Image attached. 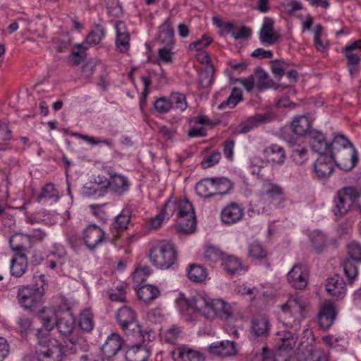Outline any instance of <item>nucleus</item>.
Listing matches in <instances>:
<instances>
[{
    "label": "nucleus",
    "instance_id": "f257e3e1",
    "mask_svg": "<svg viewBox=\"0 0 361 361\" xmlns=\"http://www.w3.org/2000/svg\"><path fill=\"white\" fill-rule=\"evenodd\" d=\"M307 312V303L302 298L297 295L290 297L281 306L279 320L293 332L288 331L281 338V343L274 356L267 348H263L262 353H257V357L262 361H288V356L285 353L295 347L297 341L295 332L300 329V322L306 317Z\"/></svg>",
    "mask_w": 361,
    "mask_h": 361
},
{
    "label": "nucleus",
    "instance_id": "f03ea898",
    "mask_svg": "<svg viewBox=\"0 0 361 361\" xmlns=\"http://www.w3.org/2000/svg\"><path fill=\"white\" fill-rule=\"evenodd\" d=\"M178 304L180 308L185 307V310L191 309L208 320H214L217 317L228 319L232 312L231 307L222 300L211 299L204 293H197L190 299L181 298Z\"/></svg>",
    "mask_w": 361,
    "mask_h": 361
},
{
    "label": "nucleus",
    "instance_id": "7ed1b4c3",
    "mask_svg": "<svg viewBox=\"0 0 361 361\" xmlns=\"http://www.w3.org/2000/svg\"><path fill=\"white\" fill-rule=\"evenodd\" d=\"M176 210L178 211L177 218V228L180 233H192L196 229V219L192 204L185 200H168L161 214L165 218L169 219Z\"/></svg>",
    "mask_w": 361,
    "mask_h": 361
},
{
    "label": "nucleus",
    "instance_id": "20e7f679",
    "mask_svg": "<svg viewBox=\"0 0 361 361\" xmlns=\"http://www.w3.org/2000/svg\"><path fill=\"white\" fill-rule=\"evenodd\" d=\"M116 319L126 336L135 338L139 343L152 341V331L142 329L137 322L136 313L131 307L124 306L118 309L116 313Z\"/></svg>",
    "mask_w": 361,
    "mask_h": 361
},
{
    "label": "nucleus",
    "instance_id": "39448f33",
    "mask_svg": "<svg viewBox=\"0 0 361 361\" xmlns=\"http://www.w3.org/2000/svg\"><path fill=\"white\" fill-rule=\"evenodd\" d=\"M35 335L37 341L35 357L37 361H63L65 353L58 340L49 338L47 333L42 332V329H38Z\"/></svg>",
    "mask_w": 361,
    "mask_h": 361
},
{
    "label": "nucleus",
    "instance_id": "423d86ee",
    "mask_svg": "<svg viewBox=\"0 0 361 361\" xmlns=\"http://www.w3.org/2000/svg\"><path fill=\"white\" fill-rule=\"evenodd\" d=\"M35 279V285L21 286L18 288L17 293L20 306L30 311H34L40 306L44 295L45 276L40 274L36 276Z\"/></svg>",
    "mask_w": 361,
    "mask_h": 361
},
{
    "label": "nucleus",
    "instance_id": "0eeeda50",
    "mask_svg": "<svg viewBox=\"0 0 361 361\" xmlns=\"http://www.w3.org/2000/svg\"><path fill=\"white\" fill-rule=\"evenodd\" d=\"M286 197L281 186L264 181L261 192L259 207L262 212L270 214L274 210L285 207Z\"/></svg>",
    "mask_w": 361,
    "mask_h": 361
},
{
    "label": "nucleus",
    "instance_id": "6e6552de",
    "mask_svg": "<svg viewBox=\"0 0 361 361\" xmlns=\"http://www.w3.org/2000/svg\"><path fill=\"white\" fill-rule=\"evenodd\" d=\"M361 197V187L348 186L340 189L334 200L332 212L337 217H343L350 212Z\"/></svg>",
    "mask_w": 361,
    "mask_h": 361
},
{
    "label": "nucleus",
    "instance_id": "1a4fd4ad",
    "mask_svg": "<svg viewBox=\"0 0 361 361\" xmlns=\"http://www.w3.org/2000/svg\"><path fill=\"white\" fill-rule=\"evenodd\" d=\"M149 257L154 267L168 269L174 264L177 255L172 243L161 242L150 250Z\"/></svg>",
    "mask_w": 361,
    "mask_h": 361
},
{
    "label": "nucleus",
    "instance_id": "9d476101",
    "mask_svg": "<svg viewBox=\"0 0 361 361\" xmlns=\"http://www.w3.org/2000/svg\"><path fill=\"white\" fill-rule=\"evenodd\" d=\"M348 252L349 257L343 260L341 265L349 283L352 284L358 274L355 263H361V245L355 242L350 243L348 247Z\"/></svg>",
    "mask_w": 361,
    "mask_h": 361
},
{
    "label": "nucleus",
    "instance_id": "9b49d317",
    "mask_svg": "<svg viewBox=\"0 0 361 361\" xmlns=\"http://www.w3.org/2000/svg\"><path fill=\"white\" fill-rule=\"evenodd\" d=\"M338 168L349 171L355 168L358 161V153L354 145L330 154Z\"/></svg>",
    "mask_w": 361,
    "mask_h": 361
},
{
    "label": "nucleus",
    "instance_id": "f8f14e48",
    "mask_svg": "<svg viewBox=\"0 0 361 361\" xmlns=\"http://www.w3.org/2000/svg\"><path fill=\"white\" fill-rule=\"evenodd\" d=\"M109 178L104 177L103 186L106 189V193L109 191L116 196H122L129 190L130 181L125 176L108 172Z\"/></svg>",
    "mask_w": 361,
    "mask_h": 361
},
{
    "label": "nucleus",
    "instance_id": "ddd939ff",
    "mask_svg": "<svg viewBox=\"0 0 361 361\" xmlns=\"http://www.w3.org/2000/svg\"><path fill=\"white\" fill-rule=\"evenodd\" d=\"M274 118L275 114L271 111H267L264 114H256L240 123L238 127V132L240 134L247 133L262 125L272 122Z\"/></svg>",
    "mask_w": 361,
    "mask_h": 361
},
{
    "label": "nucleus",
    "instance_id": "4468645a",
    "mask_svg": "<svg viewBox=\"0 0 361 361\" xmlns=\"http://www.w3.org/2000/svg\"><path fill=\"white\" fill-rule=\"evenodd\" d=\"M309 270L305 265L295 264L287 274L289 283L295 289L306 287L308 281Z\"/></svg>",
    "mask_w": 361,
    "mask_h": 361
},
{
    "label": "nucleus",
    "instance_id": "2eb2a0df",
    "mask_svg": "<svg viewBox=\"0 0 361 361\" xmlns=\"http://www.w3.org/2000/svg\"><path fill=\"white\" fill-rule=\"evenodd\" d=\"M174 361H205V356L200 351L182 345L175 348L171 352Z\"/></svg>",
    "mask_w": 361,
    "mask_h": 361
},
{
    "label": "nucleus",
    "instance_id": "dca6fc26",
    "mask_svg": "<svg viewBox=\"0 0 361 361\" xmlns=\"http://www.w3.org/2000/svg\"><path fill=\"white\" fill-rule=\"evenodd\" d=\"M106 239L104 231L96 225H89L83 231L85 244L90 250H94Z\"/></svg>",
    "mask_w": 361,
    "mask_h": 361
},
{
    "label": "nucleus",
    "instance_id": "f3484780",
    "mask_svg": "<svg viewBox=\"0 0 361 361\" xmlns=\"http://www.w3.org/2000/svg\"><path fill=\"white\" fill-rule=\"evenodd\" d=\"M274 21L272 18L265 17L259 32V38L262 44L269 46L278 42L280 35L274 32Z\"/></svg>",
    "mask_w": 361,
    "mask_h": 361
},
{
    "label": "nucleus",
    "instance_id": "a211bd4d",
    "mask_svg": "<svg viewBox=\"0 0 361 361\" xmlns=\"http://www.w3.org/2000/svg\"><path fill=\"white\" fill-rule=\"evenodd\" d=\"M308 142L313 152L319 155H327L329 151V143L321 132L312 130L308 133Z\"/></svg>",
    "mask_w": 361,
    "mask_h": 361
},
{
    "label": "nucleus",
    "instance_id": "6ab92c4d",
    "mask_svg": "<svg viewBox=\"0 0 361 361\" xmlns=\"http://www.w3.org/2000/svg\"><path fill=\"white\" fill-rule=\"evenodd\" d=\"M243 215V209L236 203H231L222 209L221 218L224 224L232 225L240 221Z\"/></svg>",
    "mask_w": 361,
    "mask_h": 361
},
{
    "label": "nucleus",
    "instance_id": "aec40b11",
    "mask_svg": "<svg viewBox=\"0 0 361 361\" xmlns=\"http://www.w3.org/2000/svg\"><path fill=\"white\" fill-rule=\"evenodd\" d=\"M123 343V338L118 333H112L102 345V352L108 358L114 357L121 350Z\"/></svg>",
    "mask_w": 361,
    "mask_h": 361
},
{
    "label": "nucleus",
    "instance_id": "412c9836",
    "mask_svg": "<svg viewBox=\"0 0 361 361\" xmlns=\"http://www.w3.org/2000/svg\"><path fill=\"white\" fill-rule=\"evenodd\" d=\"M131 216V211L128 208H124L121 213L115 217L114 221L111 226L113 233V240L118 238L119 233L128 228Z\"/></svg>",
    "mask_w": 361,
    "mask_h": 361
},
{
    "label": "nucleus",
    "instance_id": "4be33fe9",
    "mask_svg": "<svg viewBox=\"0 0 361 361\" xmlns=\"http://www.w3.org/2000/svg\"><path fill=\"white\" fill-rule=\"evenodd\" d=\"M208 350L211 355L219 357L232 356L236 353L235 344L230 341L212 343L209 346Z\"/></svg>",
    "mask_w": 361,
    "mask_h": 361
},
{
    "label": "nucleus",
    "instance_id": "5701e85b",
    "mask_svg": "<svg viewBox=\"0 0 361 361\" xmlns=\"http://www.w3.org/2000/svg\"><path fill=\"white\" fill-rule=\"evenodd\" d=\"M116 31V46L118 51L126 53L130 48V35L126 25L122 21H118L115 25Z\"/></svg>",
    "mask_w": 361,
    "mask_h": 361
},
{
    "label": "nucleus",
    "instance_id": "b1692460",
    "mask_svg": "<svg viewBox=\"0 0 361 361\" xmlns=\"http://www.w3.org/2000/svg\"><path fill=\"white\" fill-rule=\"evenodd\" d=\"M333 161L331 156L319 155L314 164V171L316 175L319 178L329 177L334 170Z\"/></svg>",
    "mask_w": 361,
    "mask_h": 361
},
{
    "label": "nucleus",
    "instance_id": "393cba45",
    "mask_svg": "<svg viewBox=\"0 0 361 361\" xmlns=\"http://www.w3.org/2000/svg\"><path fill=\"white\" fill-rule=\"evenodd\" d=\"M27 269V258L25 252L16 253L11 260L10 271L12 276L21 277Z\"/></svg>",
    "mask_w": 361,
    "mask_h": 361
},
{
    "label": "nucleus",
    "instance_id": "a878e982",
    "mask_svg": "<svg viewBox=\"0 0 361 361\" xmlns=\"http://www.w3.org/2000/svg\"><path fill=\"white\" fill-rule=\"evenodd\" d=\"M326 290L329 295L343 298L346 293L345 283L338 276H335L327 279Z\"/></svg>",
    "mask_w": 361,
    "mask_h": 361
},
{
    "label": "nucleus",
    "instance_id": "bb28decb",
    "mask_svg": "<svg viewBox=\"0 0 361 361\" xmlns=\"http://www.w3.org/2000/svg\"><path fill=\"white\" fill-rule=\"evenodd\" d=\"M336 317V311L331 303H325L319 312L318 322L323 329H328L333 324Z\"/></svg>",
    "mask_w": 361,
    "mask_h": 361
},
{
    "label": "nucleus",
    "instance_id": "cd10ccee",
    "mask_svg": "<svg viewBox=\"0 0 361 361\" xmlns=\"http://www.w3.org/2000/svg\"><path fill=\"white\" fill-rule=\"evenodd\" d=\"M42 323V329L47 331H51L57 324L59 319L56 311L54 308H44L38 315Z\"/></svg>",
    "mask_w": 361,
    "mask_h": 361
},
{
    "label": "nucleus",
    "instance_id": "c85d7f7f",
    "mask_svg": "<svg viewBox=\"0 0 361 361\" xmlns=\"http://www.w3.org/2000/svg\"><path fill=\"white\" fill-rule=\"evenodd\" d=\"M263 153L268 161L278 164H283L286 158L283 148L276 144H273L266 147Z\"/></svg>",
    "mask_w": 361,
    "mask_h": 361
},
{
    "label": "nucleus",
    "instance_id": "c756f323",
    "mask_svg": "<svg viewBox=\"0 0 361 361\" xmlns=\"http://www.w3.org/2000/svg\"><path fill=\"white\" fill-rule=\"evenodd\" d=\"M104 35L105 29L104 27L97 25L88 34L85 40L80 44V47H82L83 49H88L90 46L99 44Z\"/></svg>",
    "mask_w": 361,
    "mask_h": 361
},
{
    "label": "nucleus",
    "instance_id": "7c9ffc66",
    "mask_svg": "<svg viewBox=\"0 0 361 361\" xmlns=\"http://www.w3.org/2000/svg\"><path fill=\"white\" fill-rule=\"evenodd\" d=\"M195 191L199 196L204 198L214 196V178H208L200 180L195 186Z\"/></svg>",
    "mask_w": 361,
    "mask_h": 361
},
{
    "label": "nucleus",
    "instance_id": "2f4dec72",
    "mask_svg": "<svg viewBox=\"0 0 361 361\" xmlns=\"http://www.w3.org/2000/svg\"><path fill=\"white\" fill-rule=\"evenodd\" d=\"M104 177H97V180L94 182H90L83 187V194L88 197L104 196L106 193V189L103 186Z\"/></svg>",
    "mask_w": 361,
    "mask_h": 361
},
{
    "label": "nucleus",
    "instance_id": "473e14b6",
    "mask_svg": "<svg viewBox=\"0 0 361 361\" xmlns=\"http://www.w3.org/2000/svg\"><path fill=\"white\" fill-rule=\"evenodd\" d=\"M137 293L140 300L145 303H149L159 295L160 291L157 286L145 285L138 288Z\"/></svg>",
    "mask_w": 361,
    "mask_h": 361
},
{
    "label": "nucleus",
    "instance_id": "72a5a7b5",
    "mask_svg": "<svg viewBox=\"0 0 361 361\" xmlns=\"http://www.w3.org/2000/svg\"><path fill=\"white\" fill-rule=\"evenodd\" d=\"M139 343V342L137 341ZM142 343H140L141 344ZM149 352L145 346L136 345L129 349L126 353V361H147Z\"/></svg>",
    "mask_w": 361,
    "mask_h": 361
},
{
    "label": "nucleus",
    "instance_id": "f704fd0d",
    "mask_svg": "<svg viewBox=\"0 0 361 361\" xmlns=\"http://www.w3.org/2000/svg\"><path fill=\"white\" fill-rule=\"evenodd\" d=\"M173 30L169 20L159 27L158 41L166 47L173 45Z\"/></svg>",
    "mask_w": 361,
    "mask_h": 361
},
{
    "label": "nucleus",
    "instance_id": "c9c22d12",
    "mask_svg": "<svg viewBox=\"0 0 361 361\" xmlns=\"http://www.w3.org/2000/svg\"><path fill=\"white\" fill-rule=\"evenodd\" d=\"M56 326L63 336H70L75 328L74 319L70 314H66L58 319Z\"/></svg>",
    "mask_w": 361,
    "mask_h": 361
},
{
    "label": "nucleus",
    "instance_id": "e433bc0d",
    "mask_svg": "<svg viewBox=\"0 0 361 361\" xmlns=\"http://www.w3.org/2000/svg\"><path fill=\"white\" fill-rule=\"evenodd\" d=\"M310 121L308 118L301 116L295 118L292 122V129L295 134L302 136L307 135L310 130Z\"/></svg>",
    "mask_w": 361,
    "mask_h": 361
},
{
    "label": "nucleus",
    "instance_id": "4c0bfd02",
    "mask_svg": "<svg viewBox=\"0 0 361 361\" xmlns=\"http://www.w3.org/2000/svg\"><path fill=\"white\" fill-rule=\"evenodd\" d=\"M12 131L8 127V125L0 121V157L1 153L11 149L9 143L11 140Z\"/></svg>",
    "mask_w": 361,
    "mask_h": 361
},
{
    "label": "nucleus",
    "instance_id": "58836bf2",
    "mask_svg": "<svg viewBox=\"0 0 361 361\" xmlns=\"http://www.w3.org/2000/svg\"><path fill=\"white\" fill-rule=\"evenodd\" d=\"M226 254L219 247L209 245L207 247L204 254V259L209 265L212 266L219 261L224 260Z\"/></svg>",
    "mask_w": 361,
    "mask_h": 361
},
{
    "label": "nucleus",
    "instance_id": "ea45409f",
    "mask_svg": "<svg viewBox=\"0 0 361 361\" xmlns=\"http://www.w3.org/2000/svg\"><path fill=\"white\" fill-rule=\"evenodd\" d=\"M222 266L224 269L229 274H240L244 268L240 260L233 256L225 257Z\"/></svg>",
    "mask_w": 361,
    "mask_h": 361
},
{
    "label": "nucleus",
    "instance_id": "a19ab883",
    "mask_svg": "<svg viewBox=\"0 0 361 361\" xmlns=\"http://www.w3.org/2000/svg\"><path fill=\"white\" fill-rule=\"evenodd\" d=\"M252 329L257 336H267L269 330V320L264 317L255 318L252 321Z\"/></svg>",
    "mask_w": 361,
    "mask_h": 361
},
{
    "label": "nucleus",
    "instance_id": "79ce46f5",
    "mask_svg": "<svg viewBox=\"0 0 361 361\" xmlns=\"http://www.w3.org/2000/svg\"><path fill=\"white\" fill-rule=\"evenodd\" d=\"M59 199V193L58 190L55 188L52 183H47L45 185L37 197V201L41 202L42 201L51 200L56 202Z\"/></svg>",
    "mask_w": 361,
    "mask_h": 361
},
{
    "label": "nucleus",
    "instance_id": "37998d69",
    "mask_svg": "<svg viewBox=\"0 0 361 361\" xmlns=\"http://www.w3.org/2000/svg\"><path fill=\"white\" fill-rule=\"evenodd\" d=\"M290 158L298 165H302L308 160L307 149L302 146L292 145Z\"/></svg>",
    "mask_w": 361,
    "mask_h": 361
},
{
    "label": "nucleus",
    "instance_id": "c03bdc74",
    "mask_svg": "<svg viewBox=\"0 0 361 361\" xmlns=\"http://www.w3.org/2000/svg\"><path fill=\"white\" fill-rule=\"evenodd\" d=\"M46 237V233L41 229H35L30 234H18L12 240L11 242L18 241L20 238H23L25 241H29L30 244L35 242H41Z\"/></svg>",
    "mask_w": 361,
    "mask_h": 361
},
{
    "label": "nucleus",
    "instance_id": "a18cd8bd",
    "mask_svg": "<svg viewBox=\"0 0 361 361\" xmlns=\"http://www.w3.org/2000/svg\"><path fill=\"white\" fill-rule=\"evenodd\" d=\"M352 142L344 135H336L332 142L329 143V154H332L334 152L342 150L350 146H353Z\"/></svg>",
    "mask_w": 361,
    "mask_h": 361
},
{
    "label": "nucleus",
    "instance_id": "49530a36",
    "mask_svg": "<svg viewBox=\"0 0 361 361\" xmlns=\"http://www.w3.org/2000/svg\"><path fill=\"white\" fill-rule=\"evenodd\" d=\"M188 276L193 282L201 283L205 280L207 273L201 266L191 264L188 270Z\"/></svg>",
    "mask_w": 361,
    "mask_h": 361
},
{
    "label": "nucleus",
    "instance_id": "de8ad7c7",
    "mask_svg": "<svg viewBox=\"0 0 361 361\" xmlns=\"http://www.w3.org/2000/svg\"><path fill=\"white\" fill-rule=\"evenodd\" d=\"M169 99L171 109H176L180 111H183L188 107L186 97L184 94L173 92L170 94Z\"/></svg>",
    "mask_w": 361,
    "mask_h": 361
},
{
    "label": "nucleus",
    "instance_id": "09e8293b",
    "mask_svg": "<svg viewBox=\"0 0 361 361\" xmlns=\"http://www.w3.org/2000/svg\"><path fill=\"white\" fill-rule=\"evenodd\" d=\"M79 326L85 331H90L94 327L93 314L90 310H85L80 315Z\"/></svg>",
    "mask_w": 361,
    "mask_h": 361
},
{
    "label": "nucleus",
    "instance_id": "8fccbe9b",
    "mask_svg": "<svg viewBox=\"0 0 361 361\" xmlns=\"http://www.w3.org/2000/svg\"><path fill=\"white\" fill-rule=\"evenodd\" d=\"M172 47H166L158 50L157 58L154 63L158 65L161 63L170 64L173 62V53L171 51Z\"/></svg>",
    "mask_w": 361,
    "mask_h": 361
},
{
    "label": "nucleus",
    "instance_id": "3c124183",
    "mask_svg": "<svg viewBox=\"0 0 361 361\" xmlns=\"http://www.w3.org/2000/svg\"><path fill=\"white\" fill-rule=\"evenodd\" d=\"M233 188L231 182L226 178L221 177L214 179L215 195H226Z\"/></svg>",
    "mask_w": 361,
    "mask_h": 361
},
{
    "label": "nucleus",
    "instance_id": "603ef678",
    "mask_svg": "<svg viewBox=\"0 0 361 361\" xmlns=\"http://www.w3.org/2000/svg\"><path fill=\"white\" fill-rule=\"evenodd\" d=\"M87 49H83L82 47H80V44L74 46L73 51L69 56V61L73 65H79L86 57L85 51Z\"/></svg>",
    "mask_w": 361,
    "mask_h": 361
},
{
    "label": "nucleus",
    "instance_id": "864d4df0",
    "mask_svg": "<svg viewBox=\"0 0 361 361\" xmlns=\"http://www.w3.org/2000/svg\"><path fill=\"white\" fill-rule=\"evenodd\" d=\"M310 238L315 250L321 252L325 245L326 238L324 235L319 231H314L310 235Z\"/></svg>",
    "mask_w": 361,
    "mask_h": 361
},
{
    "label": "nucleus",
    "instance_id": "5fc2aeb1",
    "mask_svg": "<svg viewBox=\"0 0 361 361\" xmlns=\"http://www.w3.org/2000/svg\"><path fill=\"white\" fill-rule=\"evenodd\" d=\"M256 87L259 90H265L271 86V80L269 79L268 74L263 70L259 69L256 73Z\"/></svg>",
    "mask_w": 361,
    "mask_h": 361
},
{
    "label": "nucleus",
    "instance_id": "6e6d98bb",
    "mask_svg": "<svg viewBox=\"0 0 361 361\" xmlns=\"http://www.w3.org/2000/svg\"><path fill=\"white\" fill-rule=\"evenodd\" d=\"M298 361H329L328 355L321 349H313Z\"/></svg>",
    "mask_w": 361,
    "mask_h": 361
},
{
    "label": "nucleus",
    "instance_id": "4d7b16f0",
    "mask_svg": "<svg viewBox=\"0 0 361 361\" xmlns=\"http://www.w3.org/2000/svg\"><path fill=\"white\" fill-rule=\"evenodd\" d=\"M243 99V92L240 89L234 87L226 102L221 104V106L226 105L230 108L235 107Z\"/></svg>",
    "mask_w": 361,
    "mask_h": 361
},
{
    "label": "nucleus",
    "instance_id": "13d9d810",
    "mask_svg": "<svg viewBox=\"0 0 361 361\" xmlns=\"http://www.w3.org/2000/svg\"><path fill=\"white\" fill-rule=\"evenodd\" d=\"M181 333L182 329L180 327L173 326L163 334V338L166 342L173 344L178 341Z\"/></svg>",
    "mask_w": 361,
    "mask_h": 361
},
{
    "label": "nucleus",
    "instance_id": "bf43d9fd",
    "mask_svg": "<svg viewBox=\"0 0 361 361\" xmlns=\"http://www.w3.org/2000/svg\"><path fill=\"white\" fill-rule=\"evenodd\" d=\"M248 253L255 259H262L267 255L266 250L258 242H253L249 245Z\"/></svg>",
    "mask_w": 361,
    "mask_h": 361
},
{
    "label": "nucleus",
    "instance_id": "052dcab7",
    "mask_svg": "<svg viewBox=\"0 0 361 361\" xmlns=\"http://www.w3.org/2000/svg\"><path fill=\"white\" fill-rule=\"evenodd\" d=\"M280 8L289 15H293L295 12L302 9V4L299 1L291 0L289 2L281 4Z\"/></svg>",
    "mask_w": 361,
    "mask_h": 361
},
{
    "label": "nucleus",
    "instance_id": "680f3d73",
    "mask_svg": "<svg viewBox=\"0 0 361 361\" xmlns=\"http://www.w3.org/2000/svg\"><path fill=\"white\" fill-rule=\"evenodd\" d=\"M289 66V63L283 59L275 60L272 62L271 70L273 73L281 78Z\"/></svg>",
    "mask_w": 361,
    "mask_h": 361
},
{
    "label": "nucleus",
    "instance_id": "e2e57ef3",
    "mask_svg": "<svg viewBox=\"0 0 361 361\" xmlns=\"http://www.w3.org/2000/svg\"><path fill=\"white\" fill-rule=\"evenodd\" d=\"M106 203L102 204H90L89 206L93 215L102 221H105L108 218V214L105 210Z\"/></svg>",
    "mask_w": 361,
    "mask_h": 361
},
{
    "label": "nucleus",
    "instance_id": "0e129e2a",
    "mask_svg": "<svg viewBox=\"0 0 361 361\" xmlns=\"http://www.w3.org/2000/svg\"><path fill=\"white\" fill-rule=\"evenodd\" d=\"M154 107L159 114H166L171 109L170 99H167L166 97H161L154 102Z\"/></svg>",
    "mask_w": 361,
    "mask_h": 361
},
{
    "label": "nucleus",
    "instance_id": "69168bd1",
    "mask_svg": "<svg viewBox=\"0 0 361 361\" xmlns=\"http://www.w3.org/2000/svg\"><path fill=\"white\" fill-rule=\"evenodd\" d=\"M18 234H21L20 233H18ZM18 233H15L13 235L10 239H9V245L11 248L16 252V253H20V252H27V249L25 247V245L27 244H30L29 241H25L23 238H20L18 241H16V243L11 242V240Z\"/></svg>",
    "mask_w": 361,
    "mask_h": 361
},
{
    "label": "nucleus",
    "instance_id": "338daca9",
    "mask_svg": "<svg viewBox=\"0 0 361 361\" xmlns=\"http://www.w3.org/2000/svg\"><path fill=\"white\" fill-rule=\"evenodd\" d=\"M212 41V39L205 35L202 37V39L192 42L189 45V49L191 51H201L203 47L209 46Z\"/></svg>",
    "mask_w": 361,
    "mask_h": 361
},
{
    "label": "nucleus",
    "instance_id": "774afa93",
    "mask_svg": "<svg viewBox=\"0 0 361 361\" xmlns=\"http://www.w3.org/2000/svg\"><path fill=\"white\" fill-rule=\"evenodd\" d=\"M221 159V153L218 151L214 152L209 156H207L204 158V161L202 162V167L203 169H208L214 165L219 163Z\"/></svg>",
    "mask_w": 361,
    "mask_h": 361
}]
</instances>
